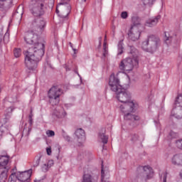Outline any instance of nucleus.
<instances>
[{
  "mask_svg": "<svg viewBox=\"0 0 182 182\" xmlns=\"http://www.w3.org/2000/svg\"><path fill=\"white\" fill-rule=\"evenodd\" d=\"M115 93L117 94V100L119 102H121V103H126L127 102L130 101V99H132L130 93L127 92L124 88H119L118 91H115Z\"/></svg>",
  "mask_w": 182,
  "mask_h": 182,
  "instance_id": "9b49d317",
  "label": "nucleus"
},
{
  "mask_svg": "<svg viewBox=\"0 0 182 182\" xmlns=\"http://www.w3.org/2000/svg\"><path fill=\"white\" fill-rule=\"evenodd\" d=\"M75 134L78 141H85V140H86V133L85 132V130H83V129H77L75 131Z\"/></svg>",
  "mask_w": 182,
  "mask_h": 182,
  "instance_id": "a211bd4d",
  "label": "nucleus"
},
{
  "mask_svg": "<svg viewBox=\"0 0 182 182\" xmlns=\"http://www.w3.org/2000/svg\"><path fill=\"white\" fill-rule=\"evenodd\" d=\"M72 9V7L70 6V4H67L66 6H64V10L65 11V14H63L62 17L63 18H66L69 16V14H70V11Z\"/></svg>",
  "mask_w": 182,
  "mask_h": 182,
  "instance_id": "4be33fe9",
  "label": "nucleus"
},
{
  "mask_svg": "<svg viewBox=\"0 0 182 182\" xmlns=\"http://www.w3.org/2000/svg\"><path fill=\"white\" fill-rule=\"evenodd\" d=\"M46 134L48 137H53L55 136V132L52 130H48Z\"/></svg>",
  "mask_w": 182,
  "mask_h": 182,
  "instance_id": "c9c22d12",
  "label": "nucleus"
},
{
  "mask_svg": "<svg viewBox=\"0 0 182 182\" xmlns=\"http://www.w3.org/2000/svg\"><path fill=\"white\" fill-rule=\"evenodd\" d=\"M140 34L141 33L140 31H139V27L132 26L128 33L129 39L136 42V41H139L140 38Z\"/></svg>",
  "mask_w": 182,
  "mask_h": 182,
  "instance_id": "ddd939ff",
  "label": "nucleus"
},
{
  "mask_svg": "<svg viewBox=\"0 0 182 182\" xmlns=\"http://www.w3.org/2000/svg\"><path fill=\"white\" fill-rule=\"evenodd\" d=\"M53 160L48 161V163L47 165H48V168H50L51 166H53Z\"/></svg>",
  "mask_w": 182,
  "mask_h": 182,
  "instance_id": "37998d69",
  "label": "nucleus"
},
{
  "mask_svg": "<svg viewBox=\"0 0 182 182\" xmlns=\"http://www.w3.org/2000/svg\"><path fill=\"white\" fill-rule=\"evenodd\" d=\"M42 156H38L37 159L34 161L33 167H38L41 163V159Z\"/></svg>",
  "mask_w": 182,
  "mask_h": 182,
  "instance_id": "2f4dec72",
  "label": "nucleus"
},
{
  "mask_svg": "<svg viewBox=\"0 0 182 182\" xmlns=\"http://www.w3.org/2000/svg\"><path fill=\"white\" fill-rule=\"evenodd\" d=\"M164 37V41L166 45H173V43H177V35L174 34L172 31H166Z\"/></svg>",
  "mask_w": 182,
  "mask_h": 182,
  "instance_id": "2eb2a0df",
  "label": "nucleus"
},
{
  "mask_svg": "<svg viewBox=\"0 0 182 182\" xmlns=\"http://www.w3.org/2000/svg\"><path fill=\"white\" fill-rule=\"evenodd\" d=\"M63 68H65L66 72H69V70H70V68L69 66H68V65H66V64H65V65H63Z\"/></svg>",
  "mask_w": 182,
  "mask_h": 182,
  "instance_id": "a18cd8bd",
  "label": "nucleus"
},
{
  "mask_svg": "<svg viewBox=\"0 0 182 182\" xmlns=\"http://www.w3.org/2000/svg\"><path fill=\"white\" fill-rule=\"evenodd\" d=\"M63 137L67 141H70V136L65 132V131H63Z\"/></svg>",
  "mask_w": 182,
  "mask_h": 182,
  "instance_id": "473e14b6",
  "label": "nucleus"
},
{
  "mask_svg": "<svg viewBox=\"0 0 182 182\" xmlns=\"http://www.w3.org/2000/svg\"><path fill=\"white\" fill-rule=\"evenodd\" d=\"M32 131V127H28V134H29V133H31V132Z\"/></svg>",
  "mask_w": 182,
  "mask_h": 182,
  "instance_id": "3c124183",
  "label": "nucleus"
},
{
  "mask_svg": "<svg viewBox=\"0 0 182 182\" xmlns=\"http://www.w3.org/2000/svg\"><path fill=\"white\" fill-rule=\"evenodd\" d=\"M129 53L132 55V56H134V58L137 56V53H139V51L137 50V49H136V48H134V46H131L129 48Z\"/></svg>",
  "mask_w": 182,
  "mask_h": 182,
  "instance_id": "b1692460",
  "label": "nucleus"
},
{
  "mask_svg": "<svg viewBox=\"0 0 182 182\" xmlns=\"http://www.w3.org/2000/svg\"><path fill=\"white\" fill-rule=\"evenodd\" d=\"M99 137L104 144H107V141H109V136H106L105 133H100Z\"/></svg>",
  "mask_w": 182,
  "mask_h": 182,
  "instance_id": "5701e85b",
  "label": "nucleus"
},
{
  "mask_svg": "<svg viewBox=\"0 0 182 182\" xmlns=\"http://www.w3.org/2000/svg\"><path fill=\"white\" fill-rule=\"evenodd\" d=\"M2 39H4V31L0 28V42H2Z\"/></svg>",
  "mask_w": 182,
  "mask_h": 182,
  "instance_id": "58836bf2",
  "label": "nucleus"
},
{
  "mask_svg": "<svg viewBox=\"0 0 182 182\" xmlns=\"http://www.w3.org/2000/svg\"><path fill=\"white\" fill-rule=\"evenodd\" d=\"M135 112H125L124 113V120L127 122H132V126L134 127V122H139L140 117L134 114Z\"/></svg>",
  "mask_w": 182,
  "mask_h": 182,
  "instance_id": "dca6fc26",
  "label": "nucleus"
},
{
  "mask_svg": "<svg viewBox=\"0 0 182 182\" xmlns=\"http://www.w3.org/2000/svg\"><path fill=\"white\" fill-rule=\"evenodd\" d=\"M105 180V169L103 168V165H102L101 169V181L103 182Z\"/></svg>",
  "mask_w": 182,
  "mask_h": 182,
  "instance_id": "4c0bfd02",
  "label": "nucleus"
},
{
  "mask_svg": "<svg viewBox=\"0 0 182 182\" xmlns=\"http://www.w3.org/2000/svg\"><path fill=\"white\" fill-rule=\"evenodd\" d=\"M70 0H60V3H59V5H65V4H67L69 2Z\"/></svg>",
  "mask_w": 182,
  "mask_h": 182,
  "instance_id": "79ce46f5",
  "label": "nucleus"
},
{
  "mask_svg": "<svg viewBox=\"0 0 182 182\" xmlns=\"http://www.w3.org/2000/svg\"><path fill=\"white\" fill-rule=\"evenodd\" d=\"M12 5V0H0V9H7Z\"/></svg>",
  "mask_w": 182,
  "mask_h": 182,
  "instance_id": "aec40b11",
  "label": "nucleus"
},
{
  "mask_svg": "<svg viewBox=\"0 0 182 182\" xmlns=\"http://www.w3.org/2000/svg\"><path fill=\"white\" fill-rule=\"evenodd\" d=\"M136 177L141 182H147L154 177V171L149 166H139L136 168Z\"/></svg>",
  "mask_w": 182,
  "mask_h": 182,
  "instance_id": "20e7f679",
  "label": "nucleus"
},
{
  "mask_svg": "<svg viewBox=\"0 0 182 182\" xmlns=\"http://www.w3.org/2000/svg\"><path fill=\"white\" fill-rule=\"evenodd\" d=\"M73 50H74V52H76V49L75 48H73Z\"/></svg>",
  "mask_w": 182,
  "mask_h": 182,
  "instance_id": "4d7b16f0",
  "label": "nucleus"
},
{
  "mask_svg": "<svg viewBox=\"0 0 182 182\" xmlns=\"http://www.w3.org/2000/svg\"><path fill=\"white\" fill-rule=\"evenodd\" d=\"M15 58H19L21 55V50L20 48H16L14 51Z\"/></svg>",
  "mask_w": 182,
  "mask_h": 182,
  "instance_id": "7c9ffc66",
  "label": "nucleus"
},
{
  "mask_svg": "<svg viewBox=\"0 0 182 182\" xmlns=\"http://www.w3.org/2000/svg\"><path fill=\"white\" fill-rule=\"evenodd\" d=\"M31 29L24 36L26 43L31 46L24 51L25 65L28 70H35L38 68V63L42 60V57L45 55V42H40L39 36L35 33L38 31Z\"/></svg>",
  "mask_w": 182,
  "mask_h": 182,
  "instance_id": "f257e3e1",
  "label": "nucleus"
},
{
  "mask_svg": "<svg viewBox=\"0 0 182 182\" xmlns=\"http://www.w3.org/2000/svg\"><path fill=\"white\" fill-rule=\"evenodd\" d=\"M130 137L132 143H136L139 140V135L137 134H131Z\"/></svg>",
  "mask_w": 182,
  "mask_h": 182,
  "instance_id": "c85d7f7f",
  "label": "nucleus"
},
{
  "mask_svg": "<svg viewBox=\"0 0 182 182\" xmlns=\"http://www.w3.org/2000/svg\"><path fill=\"white\" fill-rule=\"evenodd\" d=\"M168 137L169 139H177V137H178V134L177 132H174L173 131H171L169 132V134H168Z\"/></svg>",
  "mask_w": 182,
  "mask_h": 182,
  "instance_id": "bb28decb",
  "label": "nucleus"
},
{
  "mask_svg": "<svg viewBox=\"0 0 182 182\" xmlns=\"http://www.w3.org/2000/svg\"><path fill=\"white\" fill-rule=\"evenodd\" d=\"M77 1L79 2V4H85V2H86V0H77Z\"/></svg>",
  "mask_w": 182,
  "mask_h": 182,
  "instance_id": "8fccbe9b",
  "label": "nucleus"
},
{
  "mask_svg": "<svg viewBox=\"0 0 182 182\" xmlns=\"http://www.w3.org/2000/svg\"><path fill=\"white\" fill-rule=\"evenodd\" d=\"M123 41H119L118 43V53L117 55H122L123 53Z\"/></svg>",
  "mask_w": 182,
  "mask_h": 182,
  "instance_id": "cd10ccee",
  "label": "nucleus"
},
{
  "mask_svg": "<svg viewBox=\"0 0 182 182\" xmlns=\"http://www.w3.org/2000/svg\"><path fill=\"white\" fill-rule=\"evenodd\" d=\"M59 5H62V4H59L57 6V8H56V10H55V12L58 15H59V9H58V8H59Z\"/></svg>",
  "mask_w": 182,
  "mask_h": 182,
  "instance_id": "09e8293b",
  "label": "nucleus"
},
{
  "mask_svg": "<svg viewBox=\"0 0 182 182\" xmlns=\"http://www.w3.org/2000/svg\"><path fill=\"white\" fill-rule=\"evenodd\" d=\"M46 151H47L48 156H50V154H52V148L50 147L46 148Z\"/></svg>",
  "mask_w": 182,
  "mask_h": 182,
  "instance_id": "a19ab883",
  "label": "nucleus"
},
{
  "mask_svg": "<svg viewBox=\"0 0 182 182\" xmlns=\"http://www.w3.org/2000/svg\"><path fill=\"white\" fill-rule=\"evenodd\" d=\"M163 182H167V172L163 173Z\"/></svg>",
  "mask_w": 182,
  "mask_h": 182,
  "instance_id": "ea45409f",
  "label": "nucleus"
},
{
  "mask_svg": "<svg viewBox=\"0 0 182 182\" xmlns=\"http://www.w3.org/2000/svg\"><path fill=\"white\" fill-rule=\"evenodd\" d=\"M76 73H77L79 76H80V75H79V73L76 72Z\"/></svg>",
  "mask_w": 182,
  "mask_h": 182,
  "instance_id": "13d9d810",
  "label": "nucleus"
},
{
  "mask_svg": "<svg viewBox=\"0 0 182 182\" xmlns=\"http://www.w3.org/2000/svg\"><path fill=\"white\" fill-rule=\"evenodd\" d=\"M41 168H42V171H43L44 173H46V171L49 170V165L44 164Z\"/></svg>",
  "mask_w": 182,
  "mask_h": 182,
  "instance_id": "f704fd0d",
  "label": "nucleus"
},
{
  "mask_svg": "<svg viewBox=\"0 0 182 182\" xmlns=\"http://www.w3.org/2000/svg\"><path fill=\"white\" fill-rule=\"evenodd\" d=\"M32 117H33V114H32V109H31V112H30V114L28 116V119H32Z\"/></svg>",
  "mask_w": 182,
  "mask_h": 182,
  "instance_id": "49530a36",
  "label": "nucleus"
},
{
  "mask_svg": "<svg viewBox=\"0 0 182 182\" xmlns=\"http://www.w3.org/2000/svg\"><path fill=\"white\" fill-rule=\"evenodd\" d=\"M119 73H117V75L112 73L109 77V85L112 92H117L119 89H122V85H120V79H119Z\"/></svg>",
  "mask_w": 182,
  "mask_h": 182,
  "instance_id": "9d476101",
  "label": "nucleus"
},
{
  "mask_svg": "<svg viewBox=\"0 0 182 182\" xmlns=\"http://www.w3.org/2000/svg\"><path fill=\"white\" fill-rule=\"evenodd\" d=\"M22 15H23V8L21 9V7H18L16 11L14 14V17L19 16L20 19H22Z\"/></svg>",
  "mask_w": 182,
  "mask_h": 182,
  "instance_id": "393cba45",
  "label": "nucleus"
},
{
  "mask_svg": "<svg viewBox=\"0 0 182 182\" xmlns=\"http://www.w3.org/2000/svg\"><path fill=\"white\" fill-rule=\"evenodd\" d=\"M105 39L106 40V36H105Z\"/></svg>",
  "mask_w": 182,
  "mask_h": 182,
  "instance_id": "052dcab7",
  "label": "nucleus"
},
{
  "mask_svg": "<svg viewBox=\"0 0 182 182\" xmlns=\"http://www.w3.org/2000/svg\"><path fill=\"white\" fill-rule=\"evenodd\" d=\"M132 26H137L139 28V25H141V18L138 16L132 17Z\"/></svg>",
  "mask_w": 182,
  "mask_h": 182,
  "instance_id": "412c9836",
  "label": "nucleus"
},
{
  "mask_svg": "<svg viewBox=\"0 0 182 182\" xmlns=\"http://www.w3.org/2000/svg\"><path fill=\"white\" fill-rule=\"evenodd\" d=\"M160 46H161L160 37L153 34L148 36L141 43L143 50L149 53H155L160 49Z\"/></svg>",
  "mask_w": 182,
  "mask_h": 182,
  "instance_id": "7ed1b4c3",
  "label": "nucleus"
},
{
  "mask_svg": "<svg viewBox=\"0 0 182 182\" xmlns=\"http://www.w3.org/2000/svg\"><path fill=\"white\" fill-rule=\"evenodd\" d=\"M161 19V16L158 15L155 17H151L148 19L145 23V26H148L149 28H153V26H156L157 23H159V21Z\"/></svg>",
  "mask_w": 182,
  "mask_h": 182,
  "instance_id": "f3484780",
  "label": "nucleus"
},
{
  "mask_svg": "<svg viewBox=\"0 0 182 182\" xmlns=\"http://www.w3.org/2000/svg\"><path fill=\"white\" fill-rule=\"evenodd\" d=\"M28 123L30 124V127H32V124H33V119L32 118H28Z\"/></svg>",
  "mask_w": 182,
  "mask_h": 182,
  "instance_id": "c03bdc74",
  "label": "nucleus"
},
{
  "mask_svg": "<svg viewBox=\"0 0 182 182\" xmlns=\"http://www.w3.org/2000/svg\"><path fill=\"white\" fill-rule=\"evenodd\" d=\"M70 46H71V48H72V43H70Z\"/></svg>",
  "mask_w": 182,
  "mask_h": 182,
  "instance_id": "bf43d9fd",
  "label": "nucleus"
},
{
  "mask_svg": "<svg viewBox=\"0 0 182 182\" xmlns=\"http://www.w3.org/2000/svg\"><path fill=\"white\" fill-rule=\"evenodd\" d=\"M109 54V51L107 50V43L106 41L103 43V50H102V58H106Z\"/></svg>",
  "mask_w": 182,
  "mask_h": 182,
  "instance_id": "a878e982",
  "label": "nucleus"
},
{
  "mask_svg": "<svg viewBox=\"0 0 182 182\" xmlns=\"http://www.w3.org/2000/svg\"><path fill=\"white\" fill-rule=\"evenodd\" d=\"M9 163V156H0V182H6L8 178V164Z\"/></svg>",
  "mask_w": 182,
  "mask_h": 182,
  "instance_id": "423d86ee",
  "label": "nucleus"
},
{
  "mask_svg": "<svg viewBox=\"0 0 182 182\" xmlns=\"http://www.w3.org/2000/svg\"><path fill=\"white\" fill-rule=\"evenodd\" d=\"M129 16V14H127V11H122L121 14V18L122 19H127V17Z\"/></svg>",
  "mask_w": 182,
  "mask_h": 182,
  "instance_id": "e433bc0d",
  "label": "nucleus"
},
{
  "mask_svg": "<svg viewBox=\"0 0 182 182\" xmlns=\"http://www.w3.org/2000/svg\"><path fill=\"white\" fill-rule=\"evenodd\" d=\"M172 164L182 166V154H176L172 158Z\"/></svg>",
  "mask_w": 182,
  "mask_h": 182,
  "instance_id": "6ab92c4d",
  "label": "nucleus"
},
{
  "mask_svg": "<svg viewBox=\"0 0 182 182\" xmlns=\"http://www.w3.org/2000/svg\"><path fill=\"white\" fill-rule=\"evenodd\" d=\"M32 176V170L25 171L23 172H17L11 173L9 178V182H16V178L18 181L29 182V180Z\"/></svg>",
  "mask_w": 182,
  "mask_h": 182,
  "instance_id": "0eeeda50",
  "label": "nucleus"
},
{
  "mask_svg": "<svg viewBox=\"0 0 182 182\" xmlns=\"http://www.w3.org/2000/svg\"><path fill=\"white\" fill-rule=\"evenodd\" d=\"M9 117H11L10 114L6 115V118L4 119V120L6 121V119H9Z\"/></svg>",
  "mask_w": 182,
  "mask_h": 182,
  "instance_id": "603ef678",
  "label": "nucleus"
},
{
  "mask_svg": "<svg viewBox=\"0 0 182 182\" xmlns=\"http://www.w3.org/2000/svg\"><path fill=\"white\" fill-rule=\"evenodd\" d=\"M176 144L178 149H180L181 150H182V139L177 140L176 142Z\"/></svg>",
  "mask_w": 182,
  "mask_h": 182,
  "instance_id": "72a5a7b5",
  "label": "nucleus"
},
{
  "mask_svg": "<svg viewBox=\"0 0 182 182\" xmlns=\"http://www.w3.org/2000/svg\"><path fill=\"white\" fill-rule=\"evenodd\" d=\"M49 102L52 106L59 105L60 102V96L63 95V90L58 85H53L48 91Z\"/></svg>",
  "mask_w": 182,
  "mask_h": 182,
  "instance_id": "39448f33",
  "label": "nucleus"
},
{
  "mask_svg": "<svg viewBox=\"0 0 182 182\" xmlns=\"http://www.w3.org/2000/svg\"><path fill=\"white\" fill-rule=\"evenodd\" d=\"M137 66H139L137 58H127L119 63L120 70H125L126 72H130V70H133V68H137Z\"/></svg>",
  "mask_w": 182,
  "mask_h": 182,
  "instance_id": "6e6552de",
  "label": "nucleus"
},
{
  "mask_svg": "<svg viewBox=\"0 0 182 182\" xmlns=\"http://www.w3.org/2000/svg\"><path fill=\"white\" fill-rule=\"evenodd\" d=\"M119 109L122 113L136 112V105L131 100L120 105Z\"/></svg>",
  "mask_w": 182,
  "mask_h": 182,
  "instance_id": "f8f14e48",
  "label": "nucleus"
},
{
  "mask_svg": "<svg viewBox=\"0 0 182 182\" xmlns=\"http://www.w3.org/2000/svg\"><path fill=\"white\" fill-rule=\"evenodd\" d=\"M99 46H102V40H100V44Z\"/></svg>",
  "mask_w": 182,
  "mask_h": 182,
  "instance_id": "5fc2aeb1",
  "label": "nucleus"
},
{
  "mask_svg": "<svg viewBox=\"0 0 182 182\" xmlns=\"http://www.w3.org/2000/svg\"><path fill=\"white\" fill-rule=\"evenodd\" d=\"M56 116L58 119H60V117H65V116H66V112L63 110V108H61L60 111L58 112V114H56Z\"/></svg>",
  "mask_w": 182,
  "mask_h": 182,
  "instance_id": "c756f323",
  "label": "nucleus"
},
{
  "mask_svg": "<svg viewBox=\"0 0 182 182\" xmlns=\"http://www.w3.org/2000/svg\"><path fill=\"white\" fill-rule=\"evenodd\" d=\"M8 111L10 112V113H12V108H9Z\"/></svg>",
  "mask_w": 182,
  "mask_h": 182,
  "instance_id": "864d4df0",
  "label": "nucleus"
},
{
  "mask_svg": "<svg viewBox=\"0 0 182 182\" xmlns=\"http://www.w3.org/2000/svg\"><path fill=\"white\" fill-rule=\"evenodd\" d=\"M47 10V3L45 0H37L30 4L29 11L34 18H37L31 22V29L36 31L38 33H43L46 28V21L42 16L45 15Z\"/></svg>",
  "mask_w": 182,
  "mask_h": 182,
  "instance_id": "f03ea898",
  "label": "nucleus"
},
{
  "mask_svg": "<svg viewBox=\"0 0 182 182\" xmlns=\"http://www.w3.org/2000/svg\"><path fill=\"white\" fill-rule=\"evenodd\" d=\"M180 176H181V177L182 178V170H181V173H180Z\"/></svg>",
  "mask_w": 182,
  "mask_h": 182,
  "instance_id": "6e6d98bb",
  "label": "nucleus"
},
{
  "mask_svg": "<svg viewBox=\"0 0 182 182\" xmlns=\"http://www.w3.org/2000/svg\"><path fill=\"white\" fill-rule=\"evenodd\" d=\"M171 114L176 119H182V95L176 98Z\"/></svg>",
  "mask_w": 182,
  "mask_h": 182,
  "instance_id": "1a4fd4ad",
  "label": "nucleus"
},
{
  "mask_svg": "<svg viewBox=\"0 0 182 182\" xmlns=\"http://www.w3.org/2000/svg\"><path fill=\"white\" fill-rule=\"evenodd\" d=\"M0 130H1V132H2V133H4V132H5V127L1 126V127H0Z\"/></svg>",
  "mask_w": 182,
  "mask_h": 182,
  "instance_id": "de8ad7c7",
  "label": "nucleus"
},
{
  "mask_svg": "<svg viewBox=\"0 0 182 182\" xmlns=\"http://www.w3.org/2000/svg\"><path fill=\"white\" fill-rule=\"evenodd\" d=\"M99 181V175L93 172H85L81 182H97Z\"/></svg>",
  "mask_w": 182,
  "mask_h": 182,
  "instance_id": "4468645a",
  "label": "nucleus"
}]
</instances>
